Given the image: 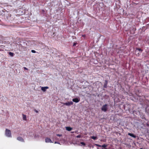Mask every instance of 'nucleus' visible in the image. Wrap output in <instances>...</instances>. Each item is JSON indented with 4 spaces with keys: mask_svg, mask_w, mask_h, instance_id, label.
<instances>
[{
    "mask_svg": "<svg viewBox=\"0 0 149 149\" xmlns=\"http://www.w3.org/2000/svg\"><path fill=\"white\" fill-rule=\"evenodd\" d=\"M81 144L83 146H85V143L83 142H81Z\"/></svg>",
    "mask_w": 149,
    "mask_h": 149,
    "instance_id": "nucleus-16",
    "label": "nucleus"
},
{
    "mask_svg": "<svg viewBox=\"0 0 149 149\" xmlns=\"http://www.w3.org/2000/svg\"><path fill=\"white\" fill-rule=\"evenodd\" d=\"M55 143H58V142H55Z\"/></svg>",
    "mask_w": 149,
    "mask_h": 149,
    "instance_id": "nucleus-24",
    "label": "nucleus"
},
{
    "mask_svg": "<svg viewBox=\"0 0 149 149\" xmlns=\"http://www.w3.org/2000/svg\"><path fill=\"white\" fill-rule=\"evenodd\" d=\"M77 138H80L81 137V136L80 135H78L76 136Z\"/></svg>",
    "mask_w": 149,
    "mask_h": 149,
    "instance_id": "nucleus-18",
    "label": "nucleus"
},
{
    "mask_svg": "<svg viewBox=\"0 0 149 149\" xmlns=\"http://www.w3.org/2000/svg\"><path fill=\"white\" fill-rule=\"evenodd\" d=\"M5 134L6 136L8 137H11V131L9 130L6 129L5 131Z\"/></svg>",
    "mask_w": 149,
    "mask_h": 149,
    "instance_id": "nucleus-1",
    "label": "nucleus"
},
{
    "mask_svg": "<svg viewBox=\"0 0 149 149\" xmlns=\"http://www.w3.org/2000/svg\"><path fill=\"white\" fill-rule=\"evenodd\" d=\"M102 149H107V148H105V149L102 148Z\"/></svg>",
    "mask_w": 149,
    "mask_h": 149,
    "instance_id": "nucleus-26",
    "label": "nucleus"
},
{
    "mask_svg": "<svg viewBox=\"0 0 149 149\" xmlns=\"http://www.w3.org/2000/svg\"><path fill=\"white\" fill-rule=\"evenodd\" d=\"M73 104V102L72 101L70 102H68L66 103H63V104L67 106H70Z\"/></svg>",
    "mask_w": 149,
    "mask_h": 149,
    "instance_id": "nucleus-3",
    "label": "nucleus"
},
{
    "mask_svg": "<svg viewBox=\"0 0 149 149\" xmlns=\"http://www.w3.org/2000/svg\"><path fill=\"white\" fill-rule=\"evenodd\" d=\"M36 111V113H38V111H37V110H36V111Z\"/></svg>",
    "mask_w": 149,
    "mask_h": 149,
    "instance_id": "nucleus-25",
    "label": "nucleus"
},
{
    "mask_svg": "<svg viewBox=\"0 0 149 149\" xmlns=\"http://www.w3.org/2000/svg\"><path fill=\"white\" fill-rule=\"evenodd\" d=\"M45 141L46 143H53L51 139L50 138H46L45 139Z\"/></svg>",
    "mask_w": 149,
    "mask_h": 149,
    "instance_id": "nucleus-4",
    "label": "nucleus"
},
{
    "mask_svg": "<svg viewBox=\"0 0 149 149\" xmlns=\"http://www.w3.org/2000/svg\"><path fill=\"white\" fill-rule=\"evenodd\" d=\"M136 50L139 51L141 53L142 52V51H143L140 48H136Z\"/></svg>",
    "mask_w": 149,
    "mask_h": 149,
    "instance_id": "nucleus-12",
    "label": "nucleus"
},
{
    "mask_svg": "<svg viewBox=\"0 0 149 149\" xmlns=\"http://www.w3.org/2000/svg\"><path fill=\"white\" fill-rule=\"evenodd\" d=\"M23 116V119L24 120H26V115L24 114H22Z\"/></svg>",
    "mask_w": 149,
    "mask_h": 149,
    "instance_id": "nucleus-10",
    "label": "nucleus"
},
{
    "mask_svg": "<svg viewBox=\"0 0 149 149\" xmlns=\"http://www.w3.org/2000/svg\"><path fill=\"white\" fill-rule=\"evenodd\" d=\"M31 51V52L33 53H36V51L34 50H32Z\"/></svg>",
    "mask_w": 149,
    "mask_h": 149,
    "instance_id": "nucleus-17",
    "label": "nucleus"
},
{
    "mask_svg": "<svg viewBox=\"0 0 149 149\" xmlns=\"http://www.w3.org/2000/svg\"><path fill=\"white\" fill-rule=\"evenodd\" d=\"M76 43H74L73 44V45L74 46H75L76 45Z\"/></svg>",
    "mask_w": 149,
    "mask_h": 149,
    "instance_id": "nucleus-23",
    "label": "nucleus"
},
{
    "mask_svg": "<svg viewBox=\"0 0 149 149\" xmlns=\"http://www.w3.org/2000/svg\"><path fill=\"white\" fill-rule=\"evenodd\" d=\"M108 81L107 80H106L105 81V83L104 85V87L105 88H107V84Z\"/></svg>",
    "mask_w": 149,
    "mask_h": 149,
    "instance_id": "nucleus-11",
    "label": "nucleus"
},
{
    "mask_svg": "<svg viewBox=\"0 0 149 149\" xmlns=\"http://www.w3.org/2000/svg\"><path fill=\"white\" fill-rule=\"evenodd\" d=\"M97 146H98V147H101V145H99V144H96L95 145Z\"/></svg>",
    "mask_w": 149,
    "mask_h": 149,
    "instance_id": "nucleus-19",
    "label": "nucleus"
},
{
    "mask_svg": "<svg viewBox=\"0 0 149 149\" xmlns=\"http://www.w3.org/2000/svg\"><path fill=\"white\" fill-rule=\"evenodd\" d=\"M56 135L59 136H62V134H57Z\"/></svg>",
    "mask_w": 149,
    "mask_h": 149,
    "instance_id": "nucleus-20",
    "label": "nucleus"
},
{
    "mask_svg": "<svg viewBox=\"0 0 149 149\" xmlns=\"http://www.w3.org/2000/svg\"><path fill=\"white\" fill-rule=\"evenodd\" d=\"M128 135L130 136H132L134 138H135L136 137V136L134 134H133L129 133L128 134Z\"/></svg>",
    "mask_w": 149,
    "mask_h": 149,
    "instance_id": "nucleus-8",
    "label": "nucleus"
},
{
    "mask_svg": "<svg viewBox=\"0 0 149 149\" xmlns=\"http://www.w3.org/2000/svg\"><path fill=\"white\" fill-rule=\"evenodd\" d=\"M140 149H143L142 148H140Z\"/></svg>",
    "mask_w": 149,
    "mask_h": 149,
    "instance_id": "nucleus-27",
    "label": "nucleus"
},
{
    "mask_svg": "<svg viewBox=\"0 0 149 149\" xmlns=\"http://www.w3.org/2000/svg\"><path fill=\"white\" fill-rule=\"evenodd\" d=\"M9 54L11 56H13L14 55V54L11 52H9Z\"/></svg>",
    "mask_w": 149,
    "mask_h": 149,
    "instance_id": "nucleus-14",
    "label": "nucleus"
},
{
    "mask_svg": "<svg viewBox=\"0 0 149 149\" xmlns=\"http://www.w3.org/2000/svg\"><path fill=\"white\" fill-rule=\"evenodd\" d=\"M141 53V52L140 53H138V54H136V55L137 56H139L140 55Z\"/></svg>",
    "mask_w": 149,
    "mask_h": 149,
    "instance_id": "nucleus-21",
    "label": "nucleus"
},
{
    "mask_svg": "<svg viewBox=\"0 0 149 149\" xmlns=\"http://www.w3.org/2000/svg\"><path fill=\"white\" fill-rule=\"evenodd\" d=\"M49 87L47 86L45 87H42L41 88V89L44 92H45L46 91V89H48Z\"/></svg>",
    "mask_w": 149,
    "mask_h": 149,
    "instance_id": "nucleus-6",
    "label": "nucleus"
},
{
    "mask_svg": "<svg viewBox=\"0 0 149 149\" xmlns=\"http://www.w3.org/2000/svg\"><path fill=\"white\" fill-rule=\"evenodd\" d=\"M65 128L66 130L68 131H70L72 129V128L71 127H65Z\"/></svg>",
    "mask_w": 149,
    "mask_h": 149,
    "instance_id": "nucleus-9",
    "label": "nucleus"
},
{
    "mask_svg": "<svg viewBox=\"0 0 149 149\" xmlns=\"http://www.w3.org/2000/svg\"><path fill=\"white\" fill-rule=\"evenodd\" d=\"M107 106V104L104 105L102 108V110L104 112L106 111L108 109Z\"/></svg>",
    "mask_w": 149,
    "mask_h": 149,
    "instance_id": "nucleus-2",
    "label": "nucleus"
},
{
    "mask_svg": "<svg viewBox=\"0 0 149 149\" xmlns=\"http://www.w3.org/2000/svg\"><path fill=\"white\" fill-rule=\"evenodd\" d=\"M17 139L18 141H21V142H24V139L21 137H18L17 138Z\"/></svg>",
    "mask_w": 149,
    "mask_h": 149,
    "instance_id": "nucleus-7",
    "label": "nucleus"
},
{
    "mask_svg": "<svg viewBox=\"0 0 149 149\" xmlns=\"http://www.w3.org/2000/svg\"><path fill=\"white\" fill-rule=\"evenodd\" d=\"M80 100V99L79 98H75L72 99L73 101L76 103L79 102Z\"/></svg>",
    "mask_w": 149,
    "mask_h": 149,
    "instance_id": "nucleus-5",
    "label": "nucleus"
},
{
    "mask_svg": "<svg viewBox=\"0 0 149 149\" xmlns=\"http://www.w3.org/2000/svg\"><path fill=\"white\" fill-rule=\"evenodd\" d=\"M24 69H25V70H27L28 69L27 68H26V67H24Z\"/></svg>",
    "mask_w": 149,
    "mask_h": 149,
    "instance_id": "nucleus-22",
    "label": "nucleus"
},
{
    "mask_svg": "<svg viewBox=\"0 0 149 149\" xmlns=\"http://www.w3.org/2000/svg\"><path fill=\"white\" fill-rule=\"evenodd\" d=\"M91 138L95 140L97 139V137L96 136H92L91 137Z\"/></svg>",
    "mask_w": 149,
    "mask_h": 149,
    "instance_id": "nucleus-13",
    "label": "nucleus"
},
{
    "mask_svg": "<svg viewBox=\"0 0 149 149\" xmlns=\"http://www.w3.org/2000/svg\"><path fill=\"white\" fill-rule=\"evenodd\" d=\"M107 145H106V144H104L103 145H102L101 146V147H103V148H105L106 147H107Z\"/></svg>",
    "mask_w": 149,
    "mask_h": 149,
    "instance_id": "nucleus-15",
    "label": "nucleus"
}]
</instances>
